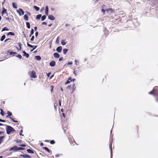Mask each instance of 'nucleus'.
Returning a JSON list of instances; mask_svg holds the SVG:
<instances>
[{"label":"nucleus","instance_id":"nucleus-1","mask_svg":"<svg viewBox=\"0 0 158 158\" xmlns=\"http://www.w3.org/2000/svg\"><path fill=\"white\" fill-rule=\"evenodd\" d=\"M106 11L107 14V16L108 18L111 19H112L114 18L113 15H112V14L115 12L114 10L111 8H109L106 10Z\"/></svg>","mask_w":158,"mask_h":158},{"label":"nucleus","instance_id":"nucleus-38","mask_svg":"<svg viewBox=\"0 0 158 158\" xmlns=\"http://www.w3.org/2000/svg\"><path fill=\"white\" fill-rule=\"evenodd\" d=\"M35 57L37 60H41V57L40 56H36Z\"/></svg>","mask_w":158,"mask_h":158},{"label":"nucleus","instance_id":"nucleus-62","mask_svg":"<svg viewBox=\"0 0 158 158\" xmlns=\"http://www.w3.org/2000/svg\"><path fill=\"white\" fill-rule=\"evenodd\" d=\"M65 26L66 27H67V26H69L70 25L69 24H68L67 23H66L65 24Z\"/></svg>","mask_w":158,"mask_h":158},{"label":"nucleus","instance_id":"nucleus-2","mask_svg":"<svg viewBox=\"0 0 158 158\" xmlns=\"http://www.w3.org/2000/svg\"><path fill=\"white\" fill-rule=\"evenodd\" d=\"M6 133L8 134H10V133L13 132L15 131L14 128L10 126L6 125Z\"/></svg>","mask_w":158,"mask_h":158},{"label":"nucleus","instance_id":"nucleus-49","mask_svg":"<svg viewBox=\"0 0 158 158\" xmlns=\"http://www.w3.org/2000/svg\"><path fill=\"white\" fill-rule=\"evenodd\" d=\"M51 91L52 92L53 90V89H54V86H53L52 85L51 86Z\"/></svg>","mask_w":158,"mask_h":158},{"label":"nucleus","instance_id":"nucleus-23","mask_svg":"<svg viewBox=\"0 0 158 158\" xmlns=\"http://www.w3.org/2000/svg\"><path fill=\"white\" fill-rule=\"evenodd\" d=\"M6 38V35H3L1 37L0 40L1 41H2Z\"/></svg>","mask_w":158,"mask_h":158},{"label":"nucleus","instance_id":"nucleus-57","mask_svg":"<svg viewBox=\"0 0 158 158\" xmlns=\"http://www.w3.org/2000/svg\"><path fill=\"white\" fill-rule=\"evenodd\" d=\"M59 105L60 106H61V100L60 99L59 100Z\"/></svg>","mask_w":158,"mask_h":158},{"label":"nucleus","instance_id":"nucleus-9","mask_svg":"<svg viewBox=\"0 0 158 158\" xmlns=\"http://www.w3.org/2000/svg\"><path fill=\"white\" fill-rule=\"evenodd\" d=\"M71 81H72V78L71 77H70L69 78L67 81L65 83V85H67L70 83Z\"/></svg>","mask_w":158,"mask_h":158},{"label":"nucleus","instance_id":"nucleus-15","mask_svg":"<svg viewBox=\"0 0 158 158\" xmlns=\"http://www.w3.org/2000/svg\"><path fill=\"white\" fill-rule=\"evenodd\" d=\"M48 6H47L45 7V14L48 15Z\"/></svg>","mask_w":158,"mask_h":158},{"label":"nucleus","instance_id":"nucleus-3","mask_svg":"<svg viewBox=\"0 0 158 158\" xmlns=\"http://www.w3.org/2000/svg\"><path fill=\"white\" fill-rule=\"evenodd\" d=\"M29 74L31 78H35L37 77L36 73L34 71L30 72Z\"/></svg>","mask_w":158,"mask_h":158},{"label":"nucleus","instance_id":"nucleus-56","mask_svg":"<svg viewBox=\"0 0 158 158\" xmlns=\"http://www.w3.org/2000/svg\"><path fill=\"white\" fill-rule=\"evenodd\" d=\"M6 122V121L4 120H2L1 119H0V122Z\"/></svg>","mask_w":158,"mask_h":158},{"label":"nucleus","instance_id":"nucleus-34","mask_svg":"<svg viewBox=\"0 0 158 158\" xmlns=\"http://www.w3.org/2000/svg\"><path fill=\"white\" fill-rule=\"evenodd\" d=\"M9 54L10 55H15V54H17V52H11L9 53Z\"/></svg>","mask_w":158,"mask_h":158},{"label":"nucleus","instance_id":"nucleus-24","mask_svg":"<svg viewBox=\"0 0 158 158\" xmlns=\"http://www.w3.org/2000/svg\"><path fill=\"white\" fill-rule=\"evenodd\" d=\"M7 113L8 114V115L6 116V117H7L8 116L10 117L12 115V113L10 111H8Z\"/></svg>","mask_w":158,"mask_h":158},{"label":"nucleus","instance_id":"nucleus-51","mask_svg":"<svg viewBox=\"0 0 158 158\" xmlns=\"http://www.w3.org/2000/svg\"><path fill=\"white\" fill-rule=\"evenodd\" d=\"M149 94H152V95H153V90H152V91L150 92L149 93Z\"/></svg>","mask_w":158,"mask_h":158},{"label":"nucleus","instance_id":"nucleus-20","mask_svg":"<svg viewBox=\"0 0 158 158\" xmlns=\"http://www.w3.org/2000/svg\"><path fill=\"white\" fill-rule=\"evenodd\" d=\"M18 44L19 47V49L18 47H16L17 49L18 50H21V46L22 44L21 43H18Z\"/></svg>","mask_w":158,"mask_h":158},{"label":"nucleus","instance_id":"nucleus-10","mask_svg":"<svg viewBox=\"0 0 158 158\" xmlns=\"http://www.w3.org/2000/svg\"><path fill=\"white\" fill-rule=\"evenodd\" d=\"M49 65L51 67L54 66L56 65V62L52 60L50 63Z\"/></svg>","mask_w":158,"mask_h":158},{"label":"nucleus","instance_id":"nucleus-44","mask_svg":"<svg viewBox=\"0 0 158 158\" xmlns=\"http://www.w3.org/2000/svg\"><path fill=\"white\" fill-rule=\"evenodd\" d=\"M22 140H16V142L17 143H21L22 142Z\"/></svg>","mask_w":158,"mask_h":158},{"label":"nucleus","instance_id":"nucleus-61","mask_svg":"<svg viewBox=\"0 0 158 158\" xmlns=\"http://www.w3.org/2000/svg\"><path fill=\"white\" fill-rule=\"evenodd\" d=\"M62 114V115H63V117L64 118H65V115L64 114V113H63Z\"/></svg>","mask_w":158,"mask_h":158},{"label":"nucleus","instance_id":"nucleus-18","mask_svg":"<svg viewBox=\"0 0 158 158\" xmlns=\"http://www.w3.org/2000/svg\"><path fill=\"white\" fill-rule=\"evenodd\" d=\"M4 137L5 136H0V145L3 142V139Z\"/></svg>","mask_w":158,"mask_h":158},{"label":"nucleus","instance_id":"nucleus-64","mask_svg":"<svg viewBox=\"0 0 158 158\" xmlns=\"http://www.w3.org/2000/svg\"><path fill=\"white\" fill-rule=\"evenodd\" d=\"M156 102H158V98H156Z\"/></svg>","mask_w":158,"mask_h":158},{"label":"nucleus","instance_id":"nucleus-41","mask_svg":"<svg viewBox=\"0 0 158 158\" xmlns=\"http://www.w3.org/2000/svg\"><path fill=\"white\" fill-rule=\"evenodd\" d=\"M0 114L3 116L4 115L3 111V110L2 109H1V111Z\"/></svg>","mask_w":158,"mask_h":158},{"label":"nucleus","instance_id":"nucleus-17","mask_svg":"<svg viewBox=\"0 0 158 158\" xmlns=\"http://www.w3.org/2000/svg\"><path fill=\"white\" fill-rule=\"evenodd\" d=\"M48 18L49 19L51 20H54L55 19V17L52 15H49L48 16Z\"/></svg>","mask_w":158,"mask_h":158},{"label":"nucleus","instance_id":"nucleus-46","mask_svg":"<svg viewBox=\"0 0 158 158\" xmlns=\"http://www.w3.org/2000/svg\"><path fill=\"white\" fill-rule=\"evenodd\" d=\"M34 35L32 36L31 38L30 39L31 41H33L34 40Z\"/></svg>","mask_w":158,"mask_h":158},{"label":"nucleus","instance_id":"nucleus-30","mask_svg":"<svg viewBox=\"0 0 158 158\" xmlns=\"http://www.w3.org/2000/svg\"><path fill=\"white\" fill-rule=\"evenodd\" d=\"M41 16H42V15L41 14L38 15L36 16V19H39L40 18Z\"/></svg>","mask_w":158,"mask_h":158},{"label":"nucleus","instance_id":"nucleus-47","mask_svg":"<svg viewBox=\"0 0 158 158\" xmlns=\"http://www.w3.org/2000/svg\"><path fill=\"white\" fill-rule=\"evenodd\" d=\"M11 40V39L10 38L7 39H6V40H5L4 42H7L8 40Z\"/></svg>","mask_w":158,"mask_h":158},{"label":"nucleus","instance_id":"nucleus-52","mask_svg":"<svg viewBox=\"0 0 158 158\" xmlns=\"http://www.w3.org/2000/svg\"><path fill=\"white\" fill-rule=\"evenodd\" d=\"M42 25H47V23L46 22H43L42 23Z\"/></svg>","mask_w":158,"mask_h":158},{"label":"nucleus","instance_id":"nucleus-43","mask_svg":"<svg viewBox=\"0 0 158 158\" xmlns=\"http://www.w3.org/2000/svg\"><path fill=\"white\" fill-rule=\"evenodd\" d=\"M55 141L54 140H51L50 142V143L51 144H54L55 143Z\"/></svg>","mask_w":158,"mask_h":158},{"label":"nucleus","instance_id":"nucleus-60","mask_svg":"<svg viewBox=\"0 0 158 158\" xmlns=\"http://www.w3.org/2000/svg\"><path fill=\"white\" fill-rule=\"evenodd\" d=\"M51 73L50 72L48 73L47 74V76L49 77L50 75L51 74Z\"/></svg>","mask_w":158,"mask_h":158},{"label":"nucleus","instance_id":"nucleus-33","mask_svg":"<svg viewBox=\"0 0 158 158\" xmlns=\"http://www.w3.org/2000/svg\"><path fill=\"white\" fill-rule=\"evenodd\" d=\"M112 141H111L110 143V149L111 152V155H112Z\"/></svg>","mask_w":158,"mask_h":158},{"label":"nucleus","instance_id":"nucleus-16","mask_svg":"<svg viewBox=\"0 0 158 158\" xmlns=\"http://www.w3.org/2000/svg\"><path fill=\"white\" fill-rule=\"evenodd\" d=\"M23 53L24 54L23 56H26L27 58H28L29 57V54L27 53L25 51H23Z\"/></svg>","mask_w":158,"mask_h":158},{"label":"nucleus","instance_id":"nucleus-39","mask_svg":"<svg viewBox=\"0 0 158 158\" xmlns=\"http://www.w3.org/2000/svg\"><path fill=\"white\" fill-rule=\"evenodd\" d=\"M9 118L10 119H11L13 122H15V123H17L18 122V121H16V120H14L13 118H12L11 117H9Z\"/></svg>","mask_w":158,"mask_h":158},{"label":"nucleus","instance_id":"nucleus-4","mask_svg":"<svg viewBox=\"0 0 158 158\" xmlns=\"http://www.w3.org/2000/svg\"><path fill=\"white\" fill-rule=\"evenodd\" d=\"M152 90L153 93V95L155 96L158 95V87H154Z\"/></svg>","mask_w":158,"mask_h":158},{"label":"nucleus","instance_id":"nucleus-25","mask_svg":"<svg viewBox=\"0 0 158 158\" xmlns=\"http://www.w3.org/2000/svg\"><path fill=\"white\" fill-rule=\"evenodd\" d=\"M12 4L14 8L15 9L17 8V5L15 3L13 2L12 3Z\"/></svg>","mask_w":158,"mask_h":158},{"label":"nucleus","instance_id":"nucleus-35","mask_svg":"<svg viewBox=\"0 0 158 158\" xmlns=\"http://www.w3.org/2000/svg\"><path fill=\"white\" fill-rule=\"evenodd\" d=\"M46 17V16L45 15L42 16L41 17V21H43L45 19Z\"/></svg>","mask_w":158,"mask_h":158},{"label":"nucleus","instance_id":"nucleus-22","mask_svg":"<svg viewBox=\"0 0 158 158\" xmlns=\"http://www.w3.org/2000/svg\"><path fill=\"white\" fill-rule=\"evenodd\" d=\"M43 149L45 150L46 151L48 152L49 153H50L51 152L50 150L47 147H44L43 148Z\"/></svg>","mask_w":158,"mask_h":158},{"label":"nucleus","instance_id":"nucleus-59","mask_svg":"<svg viewBox=\"0 0 158 158\" xmlns=\"http://www.w3.org/2000/svg\"><path fill=\"white\" fill-rule=\"evenodd\" d=\"M61 155H62L61 154H57V155H56V157H59Z\"/></svg>","mask_w":158,"mask_h":158},{"label":"nucleus","instance_id":"nucleus-26","mask_svg":"<svg viewBox=\"0 0 158 158\" xmlns=\"http://www.w3.org/2000/svg\"><path fill=\"white\" fill-rule=\"evenodd\" d=\"M27 151L29 153H34V152L30 149H28L27 150Z\"/></svg>","mask_w":158,"mask_h":158},{"label":"nucleus","instance_id":"nucleus-13","mask_svg":"<svg viewBox=\"0 0 158 158\" xmlns=\"http://www.w3.org/2000/svg\"><path fill=\"white\" fill-rule=\"evenodd\" d=\"M27 45L28 47L31 48H33L34 47V48H33L34 49H35L37 47V45L32 46V45L29 44L28 43H27Z\"/></svg>","mask_w":158,"mask_h":158},{"label":"nucleus","instance_id":"nucleus-48","mask_svg":"<svg viewBox=\"0 0 158 158\" xmlns=\"http://www.w3.org/2000/svg\"><path fill=\"white\" fill-rule=\"evenodd\" d=\"M102 12L103 13V14H105L106 11L103 9H102Z\"/></svg>","mask_w":158,"mask_h":158},{"label":"nucleus","instance_id":"nucleus-29","mask_svg":"<svg viewBox=\"0 0 158 158\" xmlns=\"http://www.w3.org/2000/svg\"><path fill=\"white\" fill-rule=\"evenodd\" d=\"M68 51V49H64L63 50V53L64 54H66V53H67Z\"/></svg>","mask_w":158,"mask_h":158},{"label":"nucleus","instance_id":"nucleus-12","mask_svg":"<svg viewBox=\"0 0 158 158\" xmlns=\"http://www.w3.org/2000/svg\"><path fill=\"white\" fill-rule=\"evenodd\" d=\"M62 49V47L59 46L57 48L56 50L58 52L60 53L61 52Z\"/></svg>","mask_w":158,"mask_h":158},{"label":"nucleus","instance_id":"nucleus-8","mask_svg":"<svg viewBox=\"0 0 158 158\" xmlns=\"http://www.w3.org/2000/svg\"><path fill=\"white\" fill-rule=\"evenodd\" d=\"M7 14V15H8L7 12V10L4 7H3L2 9V15L3 16L4 14Z\"/></svg>","mask_w":158,"mask_h":158},{"label":"nucleus","instance_id":"nucleus-50","mask_svg":"<svg viewBox=\"0 0 158 158\" xmlns=\"http://www.w3.org/2000/svg\"><path fill=\"white\" fill-rule=\"evenodd\" d=\"M38 34H39V33L38 31H36L35 32V35L36 37H37V36H38Z\"/></svg>","mask_w":158,"mask_h":158},{"label":"nucleus","instance_id":"nucleus-6","mask_svg":"<svg viewBox=\"0 0 158 158\" xmlns=\"http://www.w3.org/2000/svg\"><path fill=\"white\" fill-rule=\"evenodd\" d=\"M17 10V12L19 14V15L20 16L21 15V14L20 12H21L22 13V15H23L24 14V12L22 9L19 8V10Z\"/></svg>","mask_w":158,"mask_h":158},{"label":"nucleus","instance_id":"nucleus-63","mask_svg":"<svg viewBox=\"0 0 158 158\" xmlns=\"http://www.w3.org/2000/svg\"><path fill=\"white\" fill-rule=\"evenodd\" d=\"M37 27L36 26L35 27H34L35 31H36L37 30Z\"/></svg>","mask_w":158,"mask_h":158},{"label":"nucleus","instance_id":"nucleus-19","mask_svg":"<svg viewBox=\"0 0 158 158\" xmlns=\"http://www.w3.org/2000/svg\"><path fill=\"white\" fill-rule=\"evenodd\" d=\"M76 87L75 86V84H73V86H72V92H71V93H73V92L74 91V90L75 89H76Z\"/></svg>","mask_w":158,"mask_h":158},{"label":"nucleus","instance_id":"nucleus-53","mask_svg":"<svg viewBox=\"0 0 158 158\" xmlns=\"http://www.w3.org/2000/svg\"><path fill=\"white\" fill-rule=\"evenodd\" d=\"M20 146L22 147H25L26 146V145H25V144H21V145H20Z\"/></svg>","mask_w":158,"mask_h":158},{"label":"nucleus","instance_id":"nucleus-7","mask_svg":"<svg viewBox=\"0 0 158 158\" xmlns=\"http://www.w3.org/2000/svg\"><path fill=\"white\" fill-rule=\"evenodd\" d=\"M10 150L17 152L18 151V147L17 146H15L14 147L11 148Z\"/></svg>","mask_w":158,"mask_h":158},{"label":"nucleus","instance_id":"nucleus-28","mask_svg":"<svg viewBox=\"0 0 158 158\" xmlns=\"http://www.w3.org/2000/svg\"><path fill=\"white\" fill-rule=\"evenodd\" d=\"M26 24L27 27L28 29H30V25L29 23L28 22H27L26 23Z\"/></svg>","mask_w":158,"mask_h":158},{"label":"nucleus","instance_id":"nucleus-54","mask_svg":"<svg viewBox=\"0 0 158 158\" xmlns=\"http://www.w3.org/2000/svg\"><path fill=\"white\" fill-rule=\"evenodd\" d=\"M71 86L70 85H68L67 87V88L68 89H71Z\"/></svg>","mask_w":158,"mask_h":158},{"label":"nucleus","instance_id":"nucleus-31","mask_svg":"<svg viewBox=\"0 0 158 158\" xmlns=\"http://www.w3.org/2000/svg\"><path fill=\"white\" fill-rule=\"evenodd\" d=\"M9 29H8V28L7 27H4V28H3L2 31H9Z\"/></svg>","mask_w":158,"mask_h":158},{"label":"nucleus","instance_id":"nucleus-55","mask_svg":"<svg viewBox=\"0 0 158 158\" xmlns=\"http://www.w3.org/2000/svg\"><path fill=\"white\" fill-rule=\"evenodd\" d=\"M59 37H58L56 40V43H59Z\"/></svg>","mask_w":158,"mask_h":158},{"label":"nucleus","instance_id":"nucleus-45","mask_svg":"<svg viewBox=\"0 0 158 158\" xmlns=\"http://www.w3.org/2000/svg\"><path fill=\"white\" fill-rule=\"evenodd\" d=\"M23 131L22 130H21V131H20L19 132V134L20 135L23 136V135L22 134Z\"/></svg>","mask_w":158,"mask_h":158},{"label":"nucleus","instance_id":"nucleus-40","mask_svg":"<svg viewBox=\"0 0 158 158\" xmlns=\"http://www.w3.org/2000/svg\"><path fill=\"white\" fill-rule=\"evenodd\" d=\"M16 56L20 59H22V58L21 55L20 54H18Z\"/></svg>","mask_w":158,"mask_h":158},{"label":"nucleus","instance_id":"nucleus-5","mask_svg":"<svg viewBox=\"0 0 158 158\" xmlns=\"http://www.w3.org/2000/svg\"><path fill=\"white\" fill-rule=\"evenodd\" d=\"M6 19L7 20L10 22H11L14 20V18L12 15H11L10 17H6Z\"/></svg>","mask_w":158,"mask_h":158},{"label":"nucleus","instance_id":"nucleus-21","mask_svg":"<svg viewBox=\"0 0 158 158\" xmlns=\"http://www.w3.org/2000/svg\"><path fill=\"white\" fill-rule=\"evenodd\" d=\"M24 19L26 21H28V15H26L25 14L24 16Z\"/></svg>","mask_w":158,"mask_h":158},{"label":"nucleus","instance_id":"nucleus-42","mask_svg":"<svg viewBox=\"0 0 158 158\" xmlns=\"http://www.w3.org/2000/svg\"><path fill=\"white\" fill-rule=\"evenodd\" d=\"M24 149V148L22 147H18V150H22Z\"/></svg>","mask_w":158,"mask_h":158},{"label":"nucleus","instance_id":"nucleus-58","mask_svg":"<svg viewBox=\"0 0 158 158\" xmlns=\"http://www.w3.org/2000/svg\"><path fill=\"white\" fill-rule=\"evenodd\" d=\"M63 57H61L59 59V60L60 61L62 60H63Z\"/></svg>","mask_w":158,"mask_h":158},{"label":"nucleus","instance_id":"nucleus-37","mask_svg":"<svg viewBox=\"0 0 158 158\" xmlns=\"http://www.w3.org/2000/svg\"><path fill=\"white\" fill-rule=\"evenodd\" d=\"M34 8L37 11H38L40 9V8L36 6H34Z\"/></svg>","mask_w":158,"mask_h":158},{"label":"nucleus","instance_id":"nucleus-11","mask_svg":"<svg viewBox=\"0 0 158 158\" xmlns=\"http://www.w3.org/2000/svg\"><path fill=\"white\" fill-rule=\"evenodd\" d=\"M21 156L24 158H31V157L27 154L21 155Z\"/></svg>","mask_w":158,"mask_h":158},{"label":"nucleus","instance_id":"nucleus-14","mask_svg":"<svg viewBox=\"0 0 158 158\" xmlns=\"http://www.w3.org/2000/svg\"><path fill=\"white\" fill-rule=\"evenodd\" d=\"M54 56L56 58H59L60 57V55L57 52H55L54 53Z\"/></svg>","mask_w":158,"mask_h":158},{"label":"nucleus","instance_id":"nucleus-32","mask_svg":"<svg viewBox=\"0 0 158 158\" xmlns=\"http://www.w3.org/2000/svg\"><path fill=\"white\" fill-rule=\"evenodd\" d=\"M34 30L33 29H32L31 30V31L29 35V36L30 37L31 36V35L34 34Z\"/></svg>","mask_w":158,"mask_h":158},{"label":"nucleus","instance_id":"nucleus-27","mask_svg":"<svg viewBox=\"0 0 158 158\" xmlns=\"http://www.w3.org/2000/svg\"><path fill=\"white\" fill-rule=\"evenodd\" d=\"M15 35V34L13 32H8L7 34V35Z\"/></svg>","mask_w":158,"mask_h":158},{"label":"nucleus","instance_id":"nucleus-36","mask_svg":"<svg viewBox=\"0 0 158 158\" xmlns=\"http://www.w3.org/2000/svg\"><path fill=\"white\" fill-rule=\"evenodd\" d=\"M61 44L63 45H65L66 44V43L65 42V41L64 40H62L61 41Z\"/></svg>","mask_w":158,"mask_h":158}]
</instances>
